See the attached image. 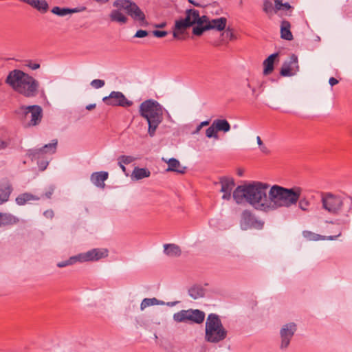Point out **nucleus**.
<instances>
[{
    "label": "nucleus",
    "mask_w": 352,
    "mask_h": 352,
    "mask_svg": "<svg viewBox=\"0 0 352 352\" xmlns=\"http://www.w3.org/2000/svg\"><path fill=\"white\" fill-rule=\"evenodd\" d=\"M300 190L274 184L251 182L238 186L232 197L237 204L247 202L255 210L270 212L280 208H290L298 200Z\"/></svg>",
    "instance_id": "obj_1"
},
{
    "label": "nucleus",
    "mask_w": 352,
    "mask_h": 352,
    "mask_svg": "<svg viewBox=\"0 0 352 352\" xmlns=\"http://www.w3.org/2000/svg\"><path fill=\"white\" fill-rule=\"evenodd\" d=\"M5 82L14 92L26 98L36 96L40 87L39 82L35 78L19 69L10 71Z\"/></svg>",
    "instance_id": "obj_2"
},
{
    "label": "nucleus",
    "mask_w": 352,
    "mask_h": 352,
    "mask_svg": "<svg viewBox=\"0 0 352 352\" xmlns=\"http://www.w3.org/2000/svg\"><path fill=\"white\" fill-rule=\"evenodd\" d=\"M345 203V198L339 195L332 192H324L321 195V204L323 210L333 215H340L338 219V223L341 225H349L350 223V215L352 214V201L347 210L342 213Z\"/></svg>",
    "instance_id": "obj_3"
},
{
    "label": "nucleus",
    "mask_w": 352,
    "mask_h": 352,
    "mask_svg": "<svg viewBox=\"0 0 352 352\" xmlns=\"http://www.w3.org/2000/svg\"><path fill=\"white\" fill-rule=\"evenodd\" d=\"M164 108L156 100H146L139 107V113L148 123V134L150 137L155 135L158 126L162 122Z\"/></svg>",
    "instance_id": "obj_4"
},
{
    "label": "nucleus",
    "mask_w": 352,
    "mask_h": 352,
    "mask_svg": "<svg viewBox=\"0 0 352 352\" xmlns=\"http://www.w3.org/2000/svg\"><path fill=\"white\" fill-rule=\"evenodd\" d=\"M113 6L118 8V10H112L109 15L112 21L118 22L121 24L126 23L128 19L122 12V10H125L134 20L141 23L145 21L144 12L135 3L129 0H117L113 3Z\"/></svg>",
    "instance_id": "obj_5"
},
{
    "label": "nucleus",
    "mask_w": 352,
    "mask_h": 352,
    "mask_svg": "<svg viewBox=\"0 0 352 352\" xmlns=\"http://www.w3.org/2000/svg\"><path fill=\"white\" fill-rule=\"evenodd\" d=\"M205 340L211 343H217L223 340L227 336V331L215 314L208 315L206 322Z\"/></svg>",
    "instance_id": "obj_6"
},
{
    "label": "nucleus",
    "mask_w": 352,
    "mask_h": 352,
    "mask_svg": "<svg viewBox=\"0 0 352 352\" xmlns=\"http://www.w3.org/2000/svg\"><path fill=\"white\" fill-rule=\"evenodd\" d=\"M205 318V313L199 309H187L178 311L173 315V320L177 322H186L188 321L201 324Z\"/></svg>",
    "instance_id": "obj_7"
},
{
    "label": "nucleus",
    "mask_w": 352,
    "mask_h": 352,
    "mask_svg": "<svg viewBox=\"0 0 352 352\" xmlns=\"http://www.w3.org/2000/svg\"><path fill=\"white\" fill-rule=\"evenodd\" d=\"M239 224L243 230H261L263 228L264 221L258 219L251 210L246 209L241 214Z\"/></svg>",
    "instance_id": "obj_8"
},
{
    "label": "nucleus",
    "mask_w": 352,
    "mask_h": 352,
    "mask_svg": "<svg viewBox=\"0 0 352 352\" xmlns=\"http://www.w3.org/2000/svg\"><path fill=\"white\" fill-rule=\"evenodd\" d=\"M25 125L27 127L38 125L43 117L42 108L38 105L23 107Z\"/></svg>",
    "instance_id": "obj_9"
},
{
    "label": "nucleus",
    "mask_w": 352,
    "mask_h": 352,
    "mask_svg": "<svg viewBox=\"0 0 352 352\" xmlns=\"http://www.w3.org/2000/svg\"><path fill=\"white\" fill-rule=\"evenodd\" d=\"M227 25V19L225 17H220L210 20L207 16L206 23L204 22L203 27H194L192 33L197 36H201L204 31L209 30H215L217 31L223 30Z\"/></svg>",
    "instance_id": "obj_10"
},
{
    "label": "nucleus",
    "mask_w": 352,
    "mask_h": 352,
    "mask_svg": "<svg viewBox=\"0 0 352 352\" xmlns=\"http://www.w3.org/2000/svg\"><path fill=\"white\" fill-rule=\"evenodd\" d=\"M102 100L106 104L109 106L129 107L133 104V102L129 100L120 91H111L108 96L104 97Z\"/></svg>",
    "instance_id": "obj_11"
},
{
    "label": "nucleus",
    "mask_w": 352,
    "mask_h": 352,
    "mask_svg": "<svg viewBox=\"0 0 352 352\" xmlns=\"http://www.w3.org/2000/svg\"><path fill=\"white\" fill-rule=\"evenodd\" d=\"M106 248H94L87 252L79 254L80 262L96 261L108 256Z\"/></svg>",
    "instance_id": "obj_12"
},
{
    "label": "nucleus",
    "mask_w": 352,
    "mask_h": 352,
    "mask_svg": "<svg viewBox=\"0 0 352 352\" xmlns=\"http://www.w3.org/2000/svg\"><path fill=\"white\" fill-rule=\"evenodd\" d=\"M296 330V326L293 322L285 324L281 329L280 333L281 338L280 348L282 349H285L289 346Z\"/></svg>",
    "instance_id": "obj_13"
},
{
    "label": "nucleus",
    "mask_w": 352,
    "mask_h": 352,
    "mask_svg": "<svg viewBox=\"0 0 352 352\" xmlns=\"http://www.w3.org/2000/svg\"><path fill=\"white\" fill-rule=\"evenodd\" d=\"M298 57L292 54L289 60L285 61L280 69V74L283 76H290L298 71Z\"/></svg>",
    "instance_id": "obj_14"
},
{
    "label": "nucleus",
    "mask_w": 352,
    "mask_h": 352,
    "mask_svg": "<svg viewBox=\"0 0 352 352\" xmlns=\"http://www.w3.org/2000/svg\"><path fill=\"white\" fill-rule=\"evenodd\" d=\"M185 19L188 21V23H190L191 26L196 24L197 25L195 27H203L204 22L206 23L207 16L204 15L200 16L198 10L189 9L186 12Z\"/></svg>",
    "instance_id": "obj_15"
},
{
    "label": "nucleus",
    "mask_w": 352,
    "mask_h": 352,
    "mask_svg": "<svg viewBox=\"0 0 352 352\" xmlns=\"http://www.w3.org/2000/svg\"><path fill=\"white\" fill-rule=\"evenodd\" d=\"M220 184L221 192H223L222 199L224 200H230L232 191L235 185L234 179L230 177H222L220 179Z\"/></svg>",
    "instance_id": "obj_16"
},
{
    "label": "nucleus",
    "mask_w": 352,
    "mask_h": 352,
    "mask_svg": "<svg viewBox=\"0 0 352 352\" xmlns=\"http://www.w3.org/2000/svg\"><path fill=\"white\" fill-rule=\"evenodd\" d=\"M58 140H53L50 144H45L42 148L34 149L31 151L30 155L32 157H39V156L44 153L54 154L56 151Z\"/></svg>",
    "instance_id": "obj_17"
},
{
    "label": "nucleus",
    "mask_w": 352,
    "mask_h": 352,
    "mask_svg": "<svg viewBox=\"0 0 352 352\" xmlns=\"http://www.w3.org/2000/svg\"><path fill=\"white\" fill-rule=\"evenodd\" d=\"M12 192V187L10 181L3 179L0 182V205L7 202Z\"/></svg>",
    "instance_id": "obj_18"
},
{
    "label": "nucleus",
    "mask_w": 352,
    "mask_h": 352,
    "mask_svg": "<svg viewBox=\"0 0 352 352\" xmlns=\"http://www.w3.org/2000/svg\"><path fill=\"white\" fill-rule=\"evenodd\" d=\"M25 3L41 13H45L49 9V4L46 0H19Z\"/></svg>",
    "instance_id": "obj_19"
},
{
    "label": "nucleus",
    "mask_w": 352,
    "mask_h": 352,
    "mask_svg": "<svg viewBox=\"0 0 352 352\" xmlns=\"http://www.w3.org/2000/svg\"><path fill=\"white\" fill-rule=\"evenodd\" d=\"M190 26V23H188L185 18L176 21L173 30L174 38H180V36Z\"/></svg>",
    "instance_id": "obj_20"
},
{
    "label": "nucleus",
    "mask_w": 352,
    "mask_h": 352,
    "mask_svg": "<svg viewBox=\"0 0 352 352\" xmlns=\"http://www.w3.org/2000/svg\"><path fill=\"white\" fill-rule=\"evenodd\" d=\"M108 175L107 172H96L91 175V181L95 186L104 188L105 186L104 181L107 179Z\"/></svg>",
    "instance_id": "obj_21"
},
{
    "label": "nucleus",
    "mask_w": 352,
    "mask_h": 352,
    "mask_svg": "<svg viewBox=\"0 0 352 352\" xmlns=\"http://www.w3.org/2000/svg\"><path fill=\"white\" fill-rule=\"evenodd\" d=\"M166 162L168 164L167 172L171 171L183 174L186 171V167L182 166L179 160L175 158H170L168 161H166Z\"/></svg>",
    "instance_id": "obj_22"
},
{
    "label": "nucleus",
    "mask_w": 352,
    "mask_h": 352,
    "mask_svg": "<svg viewBox=\"0 0 352 352\" xmlns=\"http://www.w3.org/2000/svg\"><path fill=\"white\" fill-rule=\"evenodd\" d=\"M303 236L307 239L309 241H320V240H334L338 236L341 235V232H339L338 235L336 236H322L318 234H316L314 232H312L311 231L305 230L302 232Z\"/></svg>",
    "instance_id": "obj_23"
},
{
    "label": "nucleus",
    "mask_w": 352,
    "mask_h": 352,
    "mask_svg": "<svg viewBox=\"0 0 352 352\" xmlns=\"http://www.w3.org/2000/svg\"><path fill=\"white\" fill-rule=\"evenodd\" d=\"M292 188H298L300 190L299 196L298 197V200L295 204H292V206H295L298 204V208L301 210L305 211V212L309 211V207L311 206L310 201L306 197L300 198L302 192V189L300 187L296 186L292 187Z\"/></svg>",
    "instance_id": "obj_24"
},
{
    "label": "nucleus",
    "mask_w": 352,
    "mask_h": 352,
    "mask_svg": "<svg viewBox=\"0 0 352 352\" xmlns=\"http://www.w3.org/2000/svg\"><path fill=\"white\" fill-rule=\"evenodd\" d=\"M19 221V219L12 214L0 212L1 227L16 224Z\"/></svg>",
    "instance_id": "obj_25"
},
{
    "label": "nucleus",
    "mask_w": 352,
    "mask_h": 352,
    "mask_svg": "<svg viewBox=\"0 0 352 352\" xmlns=\"http://www.w3.org/2000/svg\"><path fill=\"white\" fill-rule=\"evenodd\" d=\"M291 25L287 21H283L280 25V36L282 38L292 41L293 39V35L290 31Z\"/></svg>",
    "instance_id": "obj_26"
},
{
    "label": "nucleus",
    "mask_w": 352,
    "mask_h": 352,
    "mask_svg": "<svg viewBox=\"0 0 352 352\" xmlns=\"http://www.w3.org/2000/svg\"><path fill=\"white\" fill-rule=\"evenodd\" d=\"M51 12L57 16H65L68 14H72L74 13H77L80 12L78 8H60L59 6L54 7Z\"/></svg>",
    "instance_id": "obj_27"
},
{
    "label": "nucleus",
    "mask_w": 352,
    "mask_h": 352,
    "mask_svg": "<svg viewBox=\"0 0 352 352\" xmlns=\"http://www.w3.org/2000/svg\"><path fill=\"white\" fill-rule=\"evenodd\" d=\"M150 175L151 172L147 168L135 167L131 173V178L132 179L140 180L148 177Z\"/></svg>",
    "instance_id": "obj_28"
},
{
    "label": "nucleus",
    "mask_w": 352,
    "mask_h": 352,
    "mask_svg": "<svg viewBox=\"0 0 352 352\" xmlns=\"http://www.w3.org/2000/svg\"><path fill=\"white\" fill-rule=\"evenodd\" d=\"M164 253L171 257L179 256L182 254L180 248L175 244H165L164 245Z\"/></svg>",
    "instance_id": "obj_29"
},
{
    "label": "nucleus",
    "mask_w": 352,
    "mask_h": 352,
    "mask_svg": "<svg viewBox=\"0 0 352 352\" xmlns=\"http://www.w3.org/2000/svg\"><path fill=\"white\" fill-rule=\"evenodd\" d=\"M277 56V54H272L266 58L263 62V74L268 75L272 72L274 69V60Z\"/></svg>",
    "instance_id": "obj_30"
},
{
    "label": "nucleus",
    "mask_w": 352,
    "mask_h": 352,
    "mask_svg": "<svg viewBox=\"0 0 352 352\" xmlns=\"http://www.w3.org/2000/svg\"><path fill=\"white\" fill-rule=\"evenodd\" d=\"M39 199L40 198L38 197H36L31 193L25 192L19 195L16 198V203L19 206H23L28 201H37L39 200Z\"/></svg>",
    "instance_id": "obj_31"
},
{
    "label": "nucleus",
    "mask_w": 352,
    "mask_h": 352,
    "mask_svg": "<svg viewBox=\"0 0 352 352\" xmlns=\"http://www.w3.org/2000/svg\"><path fill=\"white\" fill-rule=\"evenodd\" d=\"M213 126L216 128L217 131H223L227 133L230 130V123L225 119H217L213 122Z\"/></svg>",
    "instance_id": "obj_32"
},
{
    "label": "nucleus",
    "mask_w": 352,
    "mask_h": 352,
    "mask_svg": "<svg viewBox=\"0 0 352 352\" xmlns=\"http://www.w3.org/2000/svg\"><path fill=\"white\" fill-rule=\"evenodd\" d=\"M164 305H165V302L164 301L160 300L155 298H144L140 304V309L141 310H144L145 308L150 306Z\"/></svg>",
    "instance_id": "obj_33"
},
{
    "label": "nucleus",
    "mask_w": 352,
    "mask_h": 352,
    "mask_svg": "<svg viewBox=\"0 0 352 352\" xmlns=\"http://www.w3.org/2000/svg\"><path fill=\"white\" fill-rule=\"evenodd\" d=\"M263 10L265 14L271 18L274 13H276L275 8L273 6L272 2L270 0H265L263 2Z\"/></svg>",
    "instance_id": "obj_34"
},
{
    "label": "nucleus",
    "mask_w": 352,
    "mask_h": 352,
    "mask_svg": "<svg viewBox=\"0 0 352 352\" xmlns=\"http://www.w3.org/2000/svg\"><path fill=\"white\" fill-rule=\"evenodd\" d=\"M190 296L193 299H198L204 296L202 289L198 287H192L188 290Z\"/></svg>",
    "instance_id": "obj_35"
},
{
    "label": "nucleus",
    "mask_w": 352,
    "mask_h": 352,
    "mask_svg": "<svg viewBox=\"0 0 352 352\" xmlns=\"http://www.w3.org/2000/svg\"><path fill=\"white\" fill-rule=\"evenodd\" d=\"M77 261L80 262L79 255L72 256L66 261L59 262L57 263V266L58 267H66L68 265H72L74 264L75 263H76Z\"/></svg>",
    "instance_id": "obj_36"
},
{
    "label": "nucleus",
    "mask_w": 352,
    "mask_h": 352,
    "mask_svg": "<svg viewBox=\"0 0 352 352\" xmlns=\"http://www.w3.org/2000/svg\"><path fill=\"white\" fill-rule=\"evenodd\" d=\"M206 135L208 138L219 139L218 131L216 128L213 126V123L206 129Z\"/></svg>",
    "instance_id": "obj_37"
},
{
    "label": "nucleus",
    "mask_w": 352,
    "mask_h": 352,
    "mask_svg": "<svg viewBox=\"0 0 352 352\" xmlns=\"http://www.w3.org/2000/svg\"><path fill=\"white\" fill-rule=\"evenodd\" d=\"M135 160L132 156L122 155L118 158V164H129Z\"/></svg>",
    "instance_id": "obj_38"
},
{
    "label": "nucleus",
    "mask_w": 352,
    "mask_h": 352,
    "mask_svg": "<svg viewBox=\"0 0 352 352\" xmlns=\"http://www.w3.org/2000/svg\"><path fill=\"white\" fill-rule=\"evenodd\" d=\"M25 66L31 70H36L41 67V65L38 63L34 62L32 60H25Z\"/></svg>",
    "instance_id": "obj_39"
},
{
    "label": "nucleus",
    "mask_w": 352,
    "mask_h": 352,
    "mask_svg": "<svg viewBox=\"0 0 352 352\" xmlns=\"http://www.w3.org/2000/svg\"><path fill=\"white\" fill-rule=\"evenodd\" d=\"M91 85L96 89H99L104 85V81L100 79H95L91 82Z\"/></svg>",
    "instance_id": "obj_40"
},
{
    "label": "nucleus",
    "mask_w": 352,
    "mask_h": 352,
    "mask_svg": "<svg viewBox=\"0 0 352 352\" xmlns=\"http://www.w3.org/2000/svg\"><path fill=\"white\" fill-rule=\"evenodd\" d=\"M210 124V122L208 120L201 122L196 128L195 131L193 132V134L198 133L202 127L205 126H208Z\"/></svg>",
    "instance_id": "obj_41"
},
{
    "label": "nucleus",
    "mask_w": 352,
    "mask_h": 352,
    "mask_svg": "<svg viewBox=\"0 0 352 352\" xmlns=\"http://www.w3.org/2000/svg\"><path fill=\"white\" fill-rule=\"evenodd\" d=\"M153 34L157 37V38H162V37H164L167 35V32L166 31H160V30H154L153 31Z\"/></svg>",
    "instance_id": "obj_42"
},
{
    "label": "nucleus",
    "mask_w": 352,
    "mask_h": 352,
    "mask_svg": "<svg viewBox=\"0 0 352 352\" xmlns=\"http://www.w3.org/2000/svg\"><path fill=\"white\" fill-rule=\"evenodd\" d=\"M148 35V32L143 30H138L135 34V37L143 38Z\"/></svg>",
    "instance_id": "obj_43"
},
{
    "label": "nucleus",
    "mask_w": 352,
    "mask_h": 352,
    "mask_svg": "<svg viewBox=\"0 0 352 352\" xmlns=\"http://www.w3.org/2000/svg\"><path fill=\"white\" fill-rule=\"evenodd\" d=\"M275 12L282 10L283 2L282 0H274Z\"/></svg>",
    "instance_id": "obj_44"
},
{
    "label": "nucleus",
    "mask_w": 352,
    "mask_h": 352,
    "mask_svg": "<svg viewBox=\"0 0 352 352\" xmlns=\"http://www.w3.org/2000/svg\"><path fill=\"white\" fill-rule=\"evenodd\" d=\"M54 188L53 186H50L49 188L47 190V191L45 193V196L47 198H51L52 194L54 193Z\"/></svg>",
    "instance_id": "obj_45"
},
{
    "label": "nucleus",
    "mask_w": 352,
    "mask_h": 352,
    "mask_svg": "<svg viewBox=\"0 0 352 352\" xmlns=\"http://www.w3.org/2000/svg\"><path fill=\"white\" fill-rule=\"evenodd\" d=\"M43 214L45 217L52 219L54 217V212L52 210H47L44 212Z\"/></svg>",
    "instance_id": "obj_46"
},
{
    "label": "nucleus",
    "mask_w": 352,
    "mask_h": 352,
    "mask_svg": "<svg viewBox=\"0 0 352 352\" xmlns=\"http://www.w3.org/2000/svg\"><path fill=\"white\" fill-rule=\"evenodd\" d=\"M329 83L331 87H333L338 83V80L336 78L331 77L329 80Z\"/></svg>",
    "instance_id": "obj_47"
},
{
    "label": "nucleus",
    "mask_w": 352,
    "mask_h": 352,
    "mask_svg": "<svg viewBox=\"0 0 352 352\" xmlns=\"http://www.w3.org/2000/svg\"><path fill=\"white\" fill-rule=\"evenodd\" d=\"M260 150L264 153H269V150L267 148V146H265L264 144L261 145L260 146Z\"/></svg>",
    "instance_id": "obj_48"
},
{
    "label": "nucleus",
    "mask_w": 352,
    "mask_h": 352,
    "mask_svg": "<svg viewBox=\"0 0 352 352\" xmlns=\"http://www.w3.org/2000/svg\"><path fill=\"white\" fill-rule=\"evenodd\" d=\"M291 8V6L288 3H283L282 10H288Z\"/></svg>",
    "instance_id": "obj_49"
},
{
    "label": "nucleus",
    "mask_w": 352,
    "mask_h": 352,
    "mask_svg": "<svg viewBox=\"0 0 352 352\" xmlns=\"http://www.w3.org/2000/svg\"><path fill=\"white\" fill-rule=\"evenodd\" d=\"M6 146V142L0 140V150L5 148Z\"/></svg>",
    "instance_id": "obj_50"
},
{
    "label": "nucleus",
    "mask_w": 352,
    "mask_h": 352,
    "mask_svg": "<svg viewBox=\"0 0 352 352\" xmlns=\"http://www.w3.org/2000/svg\"><path fill=\"white\" fill-rule=\"evenodd\" d=\"M118 165L120 167V168L122 169V170L124 173V174L126 175H128V174L126 173V167L124 166V164H118Z\"/></svg>",
    "instance_id": "obj_51"
},
{
    "label": "nucleus",
    "mask_w": 352,
    "mask_h": 352,
    "mask_svg": "<svg viewBox=\"0 0 352 352\" xmlns=\"http://www.w3.org/2000/svg\"><path fill=\"white\" fill-rule=\"evenodd\" d=\"M178 302H179L178 301L168 302L166 303L165 302V305H166L168 307H173V306L176 305Z\"/></svg>",
    "instance_id": "obj_52"
},
{
    "label": "nucleus",
    "mask_w": 352,
    "mask_h": 352,
    "mask_svg": "<svg viewBox=\"0 0 352 352\" xmlns=\"http://www.w3.org/2000/svg\"><path fill=\"white\" fill-rule=\"evenodd\" d=\"M245 84H246V86L248 88L251 89L253 92L255 91V89L254 87H252V86H251V85H250V82H249V80L248 79L245 80Z\"/></svg>",
    "instance_id": "obj_53"
},
{
    "label": "nucleus",
    "mask_w": 352,
    "mask_h": 352,
    "mask_svg": "<svg viewBox=\"0 0 352 352\" xmlns=\"http://www.w3.org/2000/svg\"><path fill=\"white\" fill-rule=\"evenodd\" d=\"M96 107V104H88L87 107H86V109L87 110H92L94 109V108Z\"/></svg>",
    "instance_id": "obj_54"
},
{
    "label": "nucleus",
    "mask_w": 352,
    "mask_h": 352,
    "mask_svg": "<svg viewBox=\"0 0 352 352\" xmlns=\"http://www.w3.org/2000/svg\"><path fill=\"white\" fill-rule=\"evenodd\" d=\"M48 164V162L42 163L39 166L40 168L43 170L46 168Z\"/></svg>",
    "instance_id": "obj_55"
},
{
    "label": "nucleus",
    "mask_w": 352,
    "mask_h": 352,
    "mask_svg": "<svg viewBox=\"0 0 352 352\" xmlns=\"http://www.w3.org/2000/svg\"><path fill=\"white\" fill-rule=\"evenodd\" d=\"M256 142H257V144H258V145L259 146V147H260L261 145H263V142H262V140H261V138H260L259 136H257V137H256Z\"/></svg>",
    "instance_id": "obj_56"
},
{
    "label": "nucleus",
    "mask_w": 352,
    "mask_h": 352,
    "mask_svg": "<svg viewBox=\"0 0 352 352\" xmlns=\"http://www.w3.org/2000/svg\"><path fill=\"white\" fill-rule=\"evenodd\" d=\"M95 1H97L98 3H107L109 0H94Z\"/></svg>",
    "instance_id": "obj_57"
},
{
    "label": "nucleus",
    "mask_w": 352,
    "mask_h": 352,
    "mask_svg": "<svg viewBox=\"0 0 352 352\" xmlns=\"http://www.w3.org/2000/svg\"><path fill=\"white\" fill-rule=\"evenodd\" d=\"M167 117H168V120H172L170 115L168 112H167Z\"/></svg>",
    "instance_id": "obj_58"
},
{
    "label": "nucleus",
    "mask_w": 352,
    "mask_h": 352,
    "mask_svg": "<svg viewBox=\"0 0 352 352\" xmlns=\"http://www.w3.org/2000/svg\"><path fill=\"white\" fill-rule=\"evenodd\" d=\"M164 24H161V25H157V27H158V28H162V27H164Z\"/></svg>",
    "instance_id": "obj_59"
},
{
    "label": "nucleus",
    "mask_w": 352,
    "mask_h": 352,
    "mask_svg": "<svg viewBox=\"0 0 352 352\" xmlns=\"http://www.w3.org/2000/svg\"><path fill=\"white\" fill-rule=\"evenodd\" d=\"M189 2H190L191 3L195 4L194 2L192 0H189Z\"/></svg>",
    "instance_id": "obj_60"
},
{
    "label": "nucleus",
    "mask_w": 352,
    "mask_h": 352,
    "mask_svg": "<svg viewBox=\"0 0 352 352\" xmlns=\"http://www.w3.org/2000/svg\"><path fill=\"white\" fill-rule=\"evenodd\" d=\"M351 135H352V129H351Z\"/></svg>",
    "instance_id": "obj_61"
},
{
    "label": "nucleus",
    "mask_w": 352,
    "mask_h": 352,
    "mask_svg": "<svg viewBox=\"0 0 352 352\" xmlns=\"http://www.w3.org/2000/svg\"><path fill=\"white\" fill-rule=\"evenodd\" d=\"M351 201H352V197L351 198Z\"/></svg>",
    "instance_id": "obj_62"
}]
</instances>
